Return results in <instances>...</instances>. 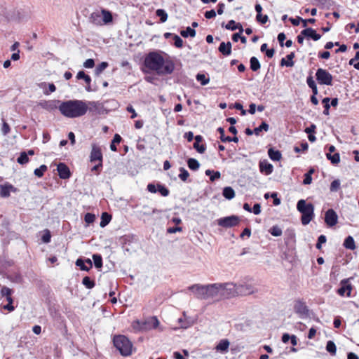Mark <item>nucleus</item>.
<instances>
[{"label": "nucleus", "mask_w": 359, "mask_h": 359, "mask_svg": "<svg viewBox=\"0 0 359 359\" xmlns=\"http://www.w3.org/2000/svg\"><path fill=\"white\" fill-rule=\"evenodd\" d=\"M297 210L302 213V223L308 224L314 217V207L311 203H307L305 200L301 199L297 204Z\"/></svg>", "instance_id": "nucleus-5"}, {"label": "nucleus", "mask_w": 359, "mask_h": 359, "mask_svg": "<svg viewBox=\"0 0 359 359\" xmlns=\"http://www.w3.org/2000/svg\"><path fill=\"white\" fill-rule=\"evenodd\" d=\"M126 110L127 111H128L129 113L131 114V116H130V118H135L137 116V113L135 112V110L134 109V108L133 107L132 105H128L127 107H126Z\"/></svg>", "instance_id": "nucleus-62"}, {"label": "nucleus", "mask_w": 359, "mask_h": 359, "mask_svg": "<svg viewBox=\"0 0 359 359\" xmlns=\"http://www.w3.org/2000/svg\"><path fill=\"white\" fill-rule=\"evenodd\" d=\"M223 196L229 200L232 199L235 196V191L234 190L230 187H226L223 189Z\"/></svg>", "instance_id": "nucleus-29"}, {"label": "nucleus", "mask_w": 359, "mask_h": 359, "mask_svg": "<svg viewBox=\"0 0 359 359\" xmlns=\"http://www.w3.org/2000/svg\"><path fill=\"white\" fill-rule=\"evenodd\" d=\"M178 322L180 323V327L181 328L186 329L191 325V323L189 321L187 320L186 319L182 318L178 319Z\"/></svg>", "instance_id": "nucleus-51"}, {"label": "nucleus", "mask_w": 359, "mask_h": 359, "mask_svg": "<svg viewBox=\"0 0 359 359\" xmlns=\"http://www.w3.org/2000/svg\"><path fill=\"white\" fill-rule=\"evenodd\" d=\"M325 242H326V237L323 235L320 236L318 239L316 248L320 250L321 248L322 244L325 243Z\"/></svg>", "instance_id": "nucleus-61"}, {"label": "nucleus", "mask_w": 359, "mask_h": 359, "mask_svg": "<svg viewBox=\"0 0 359 359\" xmlns=\"http://www.w3.org/2000/svg\"><path fill=\"white\" fill-rule=\"evenodd\" d=\"M111 219V215H109V213H107L106 212H102V215H101V221H100V226L104 227L110 222Z\"/></svg>", "instance_id": "nucleus-26"}, {"label": "nucleus", "mask_w": 359, "mask_h": 359, "mask_svg": "<svg viewBox=\"0 0 359 359\" xmlns=\"http://www.w3.org/2000/svg\"><path fill=\"white\" fill-rule=\"evenodd\" d=\"M51 234L49 230L46 229L44 231L43 235L42 236V241L43 243H48L50 241Z\"/></svg>", "instance_id": "nucleus-56"}, {"label": "nucleus", "mask_w": 359, "mask_h": 359, "mask_svg": "<svg viewBox=\"0 0 359 359\" xmlns=\"http://www.w3.org/2000/svg\"><path fill=\"white\" fill-rule=\"evenodd\" d=\"M144 69L146 72L157 71V52L150 53L144 60Z\"/></svg>", "instance_id": "nucleus-8"}, {"label": "nucleus", "mask_w": 359, "mask_h": 359, "mask_svg": "<svg viewBox=\"0 0 359 359\" xmlns=\"http://www.w3.org/2000/svg\"><path fill=\"white\" fill-rule=\"evenodd\" d=\"M239 217L236 215L225 217L217 219V224L222 227L229 228L237 226L239 223Z\"/></svg>", "instance_id": "nucleus-10"}, {"label": "nucleus", "mask_w": 359, "mask_h": 359, "mask_svg": "<svg viewBox=\"0 0 359 359\" xmlns=\"http://www.w3.org/2000/svg\"><path fill=\"white\" fill-rule=\"evenodd\" d=\"M269 232L273 236H280L282 234V229L278 226H273L270 229Z\"/></svg>", "instance_id": "nucleus-48"}, {"label": "nucleus", "mask_w": 359, "mask_h": 359, "mask_svg": "<svg viewBox=\"0 0 359 359\" xmlns=\"http://www.w3.org/2000/svg\"><path fill=\"white\" fill-rule=\"evenodd\" d=\"M76 266H79L81 271H88L90 269L87 266L83 259L79 258L76 261Z\"/></svg>", "instance_id": "nucleus-45"}, {"label": "nucleus", "mask_w": 359, "mask_h": 359, "mask_svg": "<svg viewBox=\"0 0 359 359\" xmlns=\"http://www.w3.org/2000/svg\"><path fill=\"white\" fill-rule=\"evenodd\" d=\"M219 50L224 55H229L231 53V44L230 42H222L219 47Z\"/></svg>", "instance_id": "nucleus-20"}, {"label": "nucleus", "mask_w": 359, "mask_h": 359, "mask_svg": "<svg viewBox=\"0 0 359 359\" xmlns=\"http://www.w3.org/2000/svg\"><path fill=\"white\" fill-rule=\"evenodd\" d=\"M256 20L261 24H265L268 22L269 18L266 15H262V13L257 14Z\"/></svg>", "instance_id": "nucleus-50"}, {"label": "nucleus", "mask_w": 359, "mask_h": 359, "mask_svg": "<svg viewBox=\"0 0 359 359\" xmlns=\"http://www.w3.org/2000/svg\"><path fill=\"white\" fill-rule=\"evenodd\" d=\"M156 307V299L149 301L145 305L142 319L133 320L131 323L134 332H147L157 327V316L155 315Z\"/></svg>", "instance_id": "nucleus-2"}, {"label": "nucleus", "mask_w": 359, "mask_h": 359, "mask_svg": "<svg viewBox=\"0 0 359 359\" xmlns=\"http://www.w3.org/2000/svg\"><path fill=\"white\" fill-rule=\"evenodd\" d=\"M250 68L252 71H257L260 69V64L259 60L255 57H252L250 58Z\"/></svg>", "instance_id": "nucleus-36"}, {"label": "nucleus", "mask_w": 359, "mask_h": 359, "mask_svg": "<svg viewBox=\"0 0 359 359\" xmlns=\"http://www.w3.org/2000/svg\"><path fill=\"white\" fill-rule=\"evenodd\" d=\"M108 67V63L107 62H102L99 64L95 69L97 74H100L107 67Z\"/></svg>", "instance_id": "nucleus-52"}, {"label": "nucleus", "mask_w": 359, "mask_h": 359, "mask_svg": "<svg viewBox=\"0 0 359 359\" xmlns=\"http://www.w3.org/2000/svg\"><path fill=\"white\" fill-rule=\"evenodd\" d=\"M229 341L226 339H224L218 342L215 348L217 352L225 354L229 351Z\"/></svg>", "instance_id": "nucleus-15"}, {"label": "nucleus", "mask_w": 359, "mask_h": 359, "mask_svg": "<svg viewBox=\"0 0 359 359\" xmlns=\"http://www.w3.org/2000/svg\"><path fill=\"white\" fill-rule=\"evenodd\" d=\"M174 69V63L169 59H164L158 54V74H170Z\"/></svg>", "instance_id": "nucleus-7"}, {"label": "nucleus", "mask_w": 359, "mask_h": 359, "mask_svg": "<svg viewBox=\"0 0 359 359\" xmlns=\"http://www.w3.org/2000/svg\"><path fill=\"white\" fill-rule=\"evenodd\" d=\"M13 291L8 287L4 286L1 290V294L3 297H5L6 299L12 297Z\"/></svg>", "instance_id": "nucleus-47"}, {"label": "nucleus", "mask_w": 359, "mask_h": 359, "mask_svg": "<svg viewBox=\"0 0 359 359\" xmlns=\"http://www.w3.org/2000/svg\"><path fill=\"white\" fill-rule=\"evenodd\" d=\"M57 172H58L59 177L63 180L69 179L71 176V172H70L69 168H68V166L66 164H65L63 163H60L58 164Z\"/></svg>", "instance_id": "nucleus-14"}, {"label": "nucleus", "mask_w": 359, "mask_h": 359, "mask_svg": "<svg viewBox=\"0 0 359 359\" xmlns=\"http://www.w3.org/2000/svg\"><path fill=\"white\" fill-rule=\"evenodd\" d=\"M194 147L201 154H203L205 150V147L203 144H200L199 142H194Z\"/></svg>", "instance_id": "nucleus-60"}, {"label": "nucleus", "mask_w": 359, "mask_h": 359, "mask_svg": "<svg viewBox=\"0 0 359 359\" xmlns=\"http://www.w3.org/2000/svg\"><path fill=\"white\" fill-rule=\"evenodd\" d=\"M90 21L94 25H102L101 20V15L98 12H93L90 16Z\"/></svg>", "instance_id": "nucleus-22"}, {"label": "nucleus", "mask_w": 359, "mask_h": 359, "mask_svg": "<svg viewBox=\"0 0 359 359\" xmlns=\"http://www.w3.org/2000/svg\"><path fill=\"white\" fill-rule=\"evenodd\" d=\"M294 309L295 312L301 314H304L307 311L306 306L304 302L297 300L294 302Z\"/></svg>", "instance_id": "nucleus-19"}, {"label": "nucleus", "mask_w": 359, "mask_h": 359, "mask_svg": "<svg viewBox=\"0 0 359 359\" xmlns=\"http://www.w3.org/2000/svg\"><path fill=\"white\" fill-rule=\"evenodd\" d=\"M340 181L339 180H334L330 184V191H337L340 187Z\"/></svg>", "instance_id": "nucleus-54"}, {"label": "nucleus", "mask_w": 359, "mask_h": 359, "mask_svg": "<svg viewBox=\"0 0 359 359\" xmlns=\"http://www.w3.org/2000/svg\"><path fill=\"white\" fill-rule=\"evenodd\" d=\"M316 77L321 85L330 86L332 83V76L325 69H318L316 73Z\"/></svg>", "instance_id": "nucleus-9"}, {"label": "nucleus", "mask_w": 359, "mask_h": 359, "mask_svg": "<svg viewBox=\"0 0 359 359\" xmlns=\"http://www.w3.org/2000/svg\"><path fill=\"white\" fill-rule=\"evenodd\" d=\"M61 102L60 100H50L45 102L42 107L43 108L48 109V110H53L55 109L58 108L57 104H60Z\"/></svg>", "instance_id": "nucleus-21"}, {"label": "nucleus", "mask_w": 359, "mask_h": 359, "mask_svg": "<svg viewBox=\"0 0 359 359\" xmlns=\"http://www.w3.org/2000/svg\"><path fill=\"white\" fill-rule=\"evenodd\" d=\"M188 166L191 170H196L198 169L200 164L197 160L189 158L188 161Z\"/></svg>", "instance_id": "nucleus-43"}, {"label": "nucleus", "mask_w": 359, "mask_h": 359, "mask_svg": "<svg viewBox=\"0 0 359 359\" xmlns=\"http://www.w3.org/2000/svg\"><path fill=\"white\" fill-rule=\"evenodd\" d=\"M325 222L329 226H333L337 224L338 216L334 210L330 209L325 212Z\"/></svg>", "instance_id": "nucleus-12"}, {"label": "nucleus", "mask_w": 359, "mask_h": 359, "mask_svg": "<svg viewBox=\"0 0 359 359\" xmlns=\"http://www.w3.org/2000/svg\"><path fill=\"white\" fill-rule=\"evenodd\" d=\"M93 259L95 264V266L97 269H100L102 266V256L99 254L93 255Z\"/></svg>", "instance_id": "nucleus-32"}, {"label": "nucleus", "mask_w": 359, "mask_h": 359, "mask_svg": "<svg viewBox=\"0 0 359 359\" xmlns=\"http://www.w3.org/2000/svg\"><path fill=\"white\" fill-rule=\"evenodd\" d=\"M227 285H231L229 288L231 290H228L229 298L233 297L238 295H247L255 292V289L251 284L247 283H227Z\"/></svg>", "instance_id": "nucleus-6"}, {"label": "nucleus", "mask_w": 359, "mask_h": 359, "mask_svg": "<svg viewBox=\"0 0 359 359\" xmlns=\"http://www.w3.org/2000/svg\"><path fill=\"white\" fill-rule=\"evenodd\" d=\"M95 219V216L92 213H86L84 217V220L86 223L90 224L93 223Z\"/></svg>", "instance_id": "nucleus-58"}, {"label": "nucleus", "mask_w": 359, "mask_h": 359, "mask_svg": "<svg viewBox=\"0 0 359 359\" xmlns=\"http://www.w3.org/2000/svg\"><path fill=\"white\" fill-rule=\"evenodd\" d=\"M302 35L307 38H311L314 41H318L321 37L319 34H317L316 32L311 28H306L302 31Z\"/></svg>", "instance_id": "nucleus-17"}, {"label": "nucleus", "mask_w": 359, "mask_h": 359, "mask_svg": "<svg viewBox=\"0 0 359 359\" xmlns=\"http://www.w3.org/2000/svg\"><path fill=\"white\" fill-rule=\"evenodd\" d=\"M226 28L230 30H236V29H240V32H243V27L240 24H236V22L233 20L228 22L226 25Z\"/></svg>", "instance_id": "nucleus-30"}, {"label": "nucleus", "mask_w": 359, "mask_h": 359, "mask_svg": "<svg viewBox=\"0 0 359 359\" xmlns=\"http://www.w3.org/2000/svg\"><path fill=\"white\" fill-rule=\"evenodd\" d=\"M48 170V168L46 165H41L39 168H36L34 170V175L38 177H41L43 176L44 172Z\"/></svg>", "instance_id": "nucleus-41"}, {"label": "nucleus", "mask_w": 359, "mask_h": 359, "mask_svg": "<svg viewBox=\"0 0 359 359\" xmlns=\"http://www.w3.org/2000/svg\"><path fill=\"white\" fill-rule=\"evenodd\" d=\"M205 175L210 176V179L211 181H215L217 179L220 178V172L219 171H213L210 170H207L205 171Z\"/></svg>", "instance_id": "nucleus-33"}, {"label": "nucleus", "mask_w": 359, "mask_h": 359, "mask_svg": "<svg viewBox=\"0 0 359 359\" xmlns=\"http://www.w3.org/2000/svg\"><path fill=\"white\" fill-rule=\"evenodd\" d=\"M158 18L161 22H165L168 19V14L164 10L158 9Z\"/></svg>", "instance_id": "nucleus-57"}, {"label": "nucleus", "mask_w": 359, "mask_h": 359, "mask_svg": "<svg viewBox=\"0 0 359 359\" xmlns=\"http://www.w3.org/2000/svg\"><path fill=\"white\" fill-rule=\"evenodd\" d=\"M217 131L221 135H220V139H221V140L222 142H238V139L237 137H234L233 138H231L230 137H224V130L222 128H219L217 129Z\"/></svg>", "instance_id": "nucleus-28"}, {"label": "nucleus", "mask_w": 359, "mask_h": 359, "mask_svg": "<svg viewBox=\"0 0 359 359\" xmlns=\"http://www.w3.org/2000/svg\"><path fill=\"white\" fill-rule=\"evenodd\" d=\"M269 128V125L266 123L263 122L259 127L255 128L254 133L256 135H259L260 132L262 130H264L266 132L268 131Z\"/></svg>", "instance_id": "nucleus-44"}, {"label": "nucleus", "mask_w": 359, "mask_h": 359, "mask_svg": "<svg viewBox=\"0 0 359 359\" xmlns=\"http://www.w3.org/2000/svg\"><path fill=\"white\" fill-rule=\"evenodd\" d=\"M326 350L332 355L336 354L337 348L332 341H328L326 345Z\"/></svg>", "instance_id": "nucleus-39"}, {"label": "nucleus", "mask_w": 359, "mask_h": 359, "mask_svg": "<svg viewBox=\"0 0 359 359\" xmlns=\"http://www.w3.org/2000/svg\"><path fill=\"white\" fill-rule=\"evenodd\" d=\"M341 287L339 288L337 292L340 296L350 297L352 290L351 283L348 279L342 280L340 283Z\"/></svg>", "instance_id": "nucleus-11"}, {"label": "nucleus", "mask_w": 359, "mask_h": 359, "mask_svg": "<svg viewBox=\"0 0 359 359\" xmlns=\"http://www.w3.org/2000/svg\"><path fill=\"white\" fill-rule=\"evenodd\" d=\"M1 131L4 135H8L11 132L10 126L4 120H3Z\"/></svg>", "instance_id": "nucleus-55"}, {"label": "nucleus", "mask_w": 359, "mask_h": 359, "mask_svg": "<svg viewBox=\"0 0 359 359\" xmlns=\"http://www.w3.org/2000/svg\"><path fill=\"white\" fill-rule=\"evenodd\" d=\"M231 285L224 283H212L207 285L195 284L189 287V290L197 299L219 302L229 299L228 290H231Z\"/></svg>", "instance_id": "nucleus-1"}, {"label": "nucleus", "mask_w": 359, "mask_h": 359, "mask_svg": "<svg viewBox=\"0 0 359 359\" xmlns=\"http://www.w3.org/2000/svg\"><path fill=\"white\" fill-rule=\"evenodd\" d=\"M122 140V137L118 134H115L110 144V149L113 151H117L116 144H119Z\"/></svg>", "instance_id": "nucleus-25"}, {"label": "nucleus", "mask_w": 359, "mask_h": 359, "mask_svg": "<svg viewBox=\"0 0 359 359\" xmlns=\"http://www.w3.org/2000/svg\"><path fill=\"white\" fill-rule=\"evenodd\" d=\"M113 344L121 355L129 356L132 354L133 343L125 335H115L113 338Z\"/></svg>", "instance_id": "nucleus-4"}, {"label": "nucleus", "mask_w": 359, "mask_h": 359, "mask_svg": "<svg viewBox=\"0 0 359 359\" xmlns=\"http://www.w3.org/2000/svg\"><path fill=\"white\" fill-rule=\"evenodd\" d=\"M180 34L183 37H188L189 36L194 37L196 36V31L188 27L185 30L181 31Z\"/></svg>", "instance_id": "nucleus-37"}, {"label": "nucleus", "mask_w": 359, "mask_h": 359, "mask_svg": "<svg viewBox=\"0 0 359 359\" xmlns=\"http://www.w3.org/2000/svg\"><path fill=\"white\" fill-rule=\"evenodd\" d=\"M268 155L272 161H278L281 158V154L278 150L269 149L268 151Z\"/></svg>", "instance_id": "nucleus-24"}, {"label": "nucleus", "mask_w": 359, "mask_h": 359, "mask_svg": "<svg viewBox=\"0 0 359 359\" xmlns=\"http://www.w3.org/2000/svg\"><path fill=\"white\" fill-rule=\"evenodd\" d=\"M260 172L266 175L272 173L273 170V165L266 160L261 161L259 163Z\"/></svg>", "instance_id": "nucleus-16"}, {"label": "nucleus", "mask_w": 359, "mask_h": 359, "mask_svg": "<svg viewBox=\"0 0 359 359\" xmlns=\"http://www.w3.org/2000/svg\"><path fill=\"white\" fill-rule=\"evenodd\" d=\"M102 15V22L104 24H108L112 22L113 17L111 13L109 11L102 9L101 11Z\"/></svg>", "instance_id": "nucleus-23"}, {"label": "nucleus", "mask_w": 359, "mask_h": 359, "mask_svg": "<svg viewBox=\"0 0 359 359\" xmlns=\"http://www.w3.org/2000/svg\"><path fill=\"white\" fill-rule=\"evenodd\" d=\"M344 246L349 250H355V245L353 238L351 236H348L344 241Z\"/></svg>", "instance_id": "nucleus-27"}, {"label": "nucleus", "mask_w": 359, "mask_h": 359, "mask_svg": "<svg viewBox=\"0 0 359 359\" xmlns=\"http://www.w3.org/2000/svg\"><path fill=\"white\" fill-rule=\"evenodd\" d=\"M8 304L6 305L3 306V309L7 310L9 312L13 311L15 310V306L13 305V299L12 297H10L6 299Z\"/></svg>", "instance_id": "nucleus-40"}, {"label": "nucleus", "mask_w": 359, "mask_h": 359, "mask_svg": "<svg viewBox=\"0 0 359 359\" xmlns=\"http://www.w3.org/2000/svg\"><path fill=\"white\" fill-rule=\"evenodd\" d=\"M29 158L27 156V154L25 151H22L20 153V156L17 159V162L19 164L24 165L28 163Z\"/></svg>", "instance_id": "nucleus-34"}, {"label": "nucleus", "mask_w": 359, "mask_h": 359, "mask_svg": "<svg viewBox=\"0 0 359 359\" xmlns=\"http://www.w3.org/2000/svg\"><path fill=\"white\" fill-rule=\"evenodd\" d=\"M308 147H309V146H308V144L306 142L302 143L301 144V147H294V151L297 153H299V152H300L302 151H304L307 150Z\"/></svg>", "instance_id": "nucleus-64"}, {"label": "nucleus", "mask_w": 359, "mask_h": 359, "mask_svg": "<svg viewBox=\"0 0 359 359\" xmlns=\"http://www.w3.org/2000/svg\"><path fill=\"white\" fill-rule=\"evenodd\" d=\"M189 172H187V170H186L184 168H180V173L179 175V177L182 180V181H186L187 179L189 177Z\"/></svg>", "instance_id": "nucleus-59"}, {"label": "nucleus", "mask_w": 359, "mask_h": 359, "mask_svg": "<svg viewBox=\"0 0 359 359\" xmlns=\"http://www.w3.org/2000/svg\"><path fill=\"white\" fill-rule=\"evenodd\" d=\"M184 355L180 352H174L173 356L175 359H187L189 357V352L187 350H183Z\"/></svg>", "instance_id": "nucleus-49"}, {"label": "nucleus", "mask_w": 359, "mask_h": 359, "mask_svg": "<svg viewBox=\"0 0 359 359\" xmlns=\"http://www.w3.org/2000/svg\"><path fill=\"white\" fill-rule=\"evenodd\" d=\"M95 66V62L93 59H88L83 63V67L86 68H93Z\"/></svg>", "instance_id": "nucleus-63"}, {"label": "nucleus", "mask_w": 359, "mask_h": 359, "mask_svg": "<svg viewBox=\"0 0 359 359\" xmlns=\"http://www.w3.org/2000/svg\"><path fill=\"white\" fill-rule=\"evenodd\" d=\"M306 82H307L308 86L312 89L313 93L314 95H317L318 94L317 86L316 85L315 81L313 80L312 77H309L307 79Z\"/></svg>", "instance_id": "nucleus-46"}, {"label": "nucleus", "mask_w": 359, "mask_h": 359, "mask_svg": "<svg viewBox=\"0 0 359 359\" xmlns=\"http://www.w3.org/2000/svg\"><path fill=\"white\" fill-rule=\"evenodd\" d=\"M78 79H83L86 84L90 85L91 82V78L90 76L85 74L83 71H80L76 75Z\"/></svg>", "instance_id": "nucleus-35"}, {"label": "nucleus", "mask_w": 359, "mask_h": 359, "mask_svg": "<svg viewBox=\"0 0 359 359\" xmlns=\"http://www.w3.org/2000/svg\"><path fill=\"white\" fill-rule=\"evenodd\" d=\"M173 40H174V44L177 48H182L183 46V41L182 39L177 35H173L172 36Z\"/></svg>", "instance_id": "nucleus-53"}, {"label": "nucleus", "mask_w": 359, "mask_h": 359, "mask_svg": "<svg viewBox=\"0 0 359 359\" xmlns=\"http://www.w3.org/2000/svg\"><path fill=\"white\" fill-rule=\"evenodd\" d=\"M327 158L331 161L333 164H337L340 161L339 154L338 153H335L332 154L330 153L327 154Z\"/></svg>", "instance_id": "nucleus-38"}, {"label": "nucleus", "mask_w": 359, "mask_h": 359, "mask_svg": "<svg viewBox=\"0 0 359 359\" xmlns=\"http://www.w3.org/2000/svg\"><path fill=\"white\" fill-rule=\"evenodd\" d=\"M82 283L87 289H92L95 285V281L93 280H91L90 278L88 276H85L83 278Z\"/></svg>", "instance_id": "nucleus-31"}, {"label": "nucleus", "mask_w": 359, "mask_h": 359, "mask_svg": "<svg viewBox=\"0 0 359 359\" xmlns=\"http://www.w3.org/2000/svg\"><path fill=\"white\" fill-rule=\"evenodd\" d=\"M102 153L100 147L93 144L90 152V160L91 162L99 161L102 163Z\"/></svg>", "instance_id": "nucleus-13"}, {"label": "nucleus", "mask_w": 359, "mask_h": 359, "mask_svg": "<svg viewBox=\"0 0 359 359\" xmlns=\"http://www.w3.org/2000/svg\"><path fill=\"white\" fill-rule=\"evenodd\" d=\"M196 80L201 83V85L205 86L207 85L210 79L203 74H198L196 75Z\"/></svg>", "instance_id": "nucleus-42"}, {"label": "nucleus", "mask_w": 359, "mask_h": 359, "mask_svg": "<svg viewBox=\"0 0 359 359\" xmlns=\"http://www.w3.org/2000/svg\"><path fill=\"white\" fill-rule=\"evenodd\" d=\"M13 189V185L8 183L4 185H0V196L2 198L10 196L11 190Z\"/></svg>", "instance_id": "nucleus-18"}, {"label": "nucleus", "mask_w": 359, "mask_h": 359, "mask_svg": "<svg viewBox=\"0 0 359 359\" xmlns=\"http://www.w3.org/2000/svg\"><path fill=\"white\" fill-rule=\"evenodd\" d=\"M95 102H89L88 104L83 100H70L64 102L58 105L60 113L67 118H77L85 115L88 109L89 105H95Z\"/></svg>", "instance_id": "nucleus-3"}]
</instances>
